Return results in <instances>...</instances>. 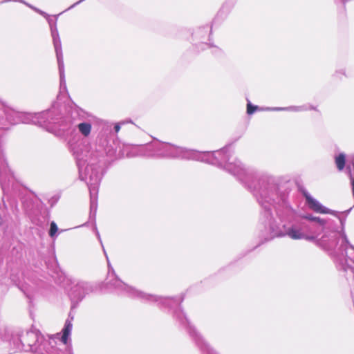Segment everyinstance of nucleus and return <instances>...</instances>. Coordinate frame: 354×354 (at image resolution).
Wrapping results in <instances>:
<instances>
[{"mask_svg":"<svg viewBox=\"0 0 354 354\" xmlns=\"http://www.w3.org/2000/svg\"><path fill=\"white\" fill-rule=\"evenodd\" d=\"M196 151L197 152V151ZM226 151L227 149H225L213 152L198 151V153L201 154V156H199L200 158L194 160L213 165H223V164H224V167L226 170L234 176H241L243 174L244 171L241 162L240 161L230 162V158H228L225 154Z\"/></svg>","mask_w":354,"mask_h":354,"instance_id":"1","label":"nucleus"},{"mask_svg":"<svg viewBox=\"0 0 354 354\" xmlns=\"http://www.w3.org/2000/svg\"><path fill=\"white\" fill-rule=\"evenodd\" d=\"M154 148L156 156L166 158L192 160L200 158L199 156H201L194 150L179 147L170 143H159Z\"/></svg>","mask_w":354,"mask_h":354,"instance_id":"2","label":"nucleus"},{"mask_svg":"<svg viewBox=\"0 0 354 354\" xmlns=\"http://www.w3.org/2000/svg\"><path fill=\"white\" fill-rule=\"evenodd\" d=\"M77 158L80 177L82 180H85L88 186L91 195V205L93 207L95 205L98 185L101 178L98 171L95 170L92 166L87 165L84 167V162H82L79 158Z\"/></svg>","mask_w":354,"mask_h":354,"instance_id":"3","label":"nucleus"},{"mask_svg":"<svg viewBox=\"0 0 354 354\" xmlns=\"http://www.w3.org/2000/svg\"><path fill=\"white\" fill-rule=\"evenodd\" d=\"M341 224L342 229L340 232L334 231L328 232L324 231V234L321 238H319L317 235H314L316 240H313V243L326 250L334 248L338 243L337 239L341 240L342 245H348L349 242L344 230V223L342 221H341Z\"/></svg>","mask_w":354,"mask_h":354,"instance_id":"4","label":"nucleus"},{"mask_svg":"<svg viewBox=\"0 0 354 354\" xmlns=\"http://www.w3.org/2000/svg\"><path fill=\"white\" fill-rule=\"evenodd\" d=\"M270 228L274 236H287L293 240L305 239L310 242H313V240H316V239L314 237V235L306 234L304 232L303 227L301 225H283V228L280 229L279 227L272 225Z\"/></svg>","mask_w":354,"mask_h":354,"instance_id":"5","label":"nucleus"},{"mask_svg":"<svg viewBox=\"0 0 354 354\" xmlns=\"http://www.w3.org/2000/svg\"><path fill=\"white\" fill-rule=\"evenodd\" d=\"M42 339L43 336L40 335L37 332L28 331L21 336V342L27 351L29 350L38 353H44L45 346L49 345V343L43 342L41 344H39L40 340Z\"/></svg>","mask_w":354,"mask_h":354,"instance_id":"6","label":"nucleus"},{"mask_svg":"<svg viewBox=\"0 0 354 354\" xmlns=\"http://www.w3.org/2000/svg\"><path fill=\"white\" fill-rule=\"evenodd\" d=\"M115 288L118 289L121 291H124L127 293H128L131 297H136L140 299H146V300H151V301H160V302L165 301L166 299L163 298H159L157 296L152 295H148L146 293H144L142 292H140L139 290H137L134 289L133 288L129 286L126 283H123L119 279H115L114 283L113 284Z\"/></svg>","mask_w":354,"mask_h":354,"instance_id":"7","label":"nucleus"},{"mask_svg":"<svg viewBox=\"0 0 354 354\" xmlns=\"http://www.w3.org/2000/svg\"><path fill=\"white\" fill-rule=\"evenodd\" d=\"M52 35H53V39L55 50L57 57V62H58L59 70V73H60V84H61V86H63V85L65 86L66 83H65V80H64V62H63L60 39L59 38L58 33L57 32H53Z\"/></svg>","mask_w":354,"mask_h":354,"instance_id":"8","label":"nucleus"},{"mask_svg":"<svg viewBox=\"0 0 354 354\" xmlns=\"http://www.w3.org/2000/svg\"><path fill=\"white\" fill-rule=\"evenodd\" d=\"M306 203L312 210L317 213L335 214V212L323 206L318 201L312 197L308 193L304 192Z\"/></svg>","mask_w":354,"mask_h":354,"instance_id":"9","label":"nucleus"},{"mask_svg":"<svg viewBox=\"0 0 354 354\" xmlns=\"http://www.w3.org/2000/svg\"><path fill=\"white\" fill-rule=\"evenodd\" d=\"M50 120V112L43 111L41 113L28 114L25 120L24 123L32 122L41 127H44L46 123Z\"/></svg>","mask_w":354,"mask_h":354,"instance_id":"10","label":"nucleus"},{"mask_svg":"<svg viewBox=\"0 0 354 354\" xmlns=\"http://www.w3.org/2000/svg\"><path fill=\"white\" fill-rule=\"evenodd\" d=\"M43 342H47L48 343H49V345H46L45 346L44 353L39 354H63L60 348L54 346V344L55 343L54 339L46 340L43 337V339L40 340L39 344H41Z\"/></svg>","mask_w":354,"mask_h":354,"instance_id":"11","label":"nucleus"},{"mask_svg":"<svg viewBox=\"0 0 354 354\" xmlns=\"http://www.w3.org/2000/svg\"><path fill=\"white\" fill-rule=\"evenodd\" d=\"M90 291L88 285L86 283L82 282L78 283L73 290V292H77V295L83 297L84 295Z\"/></svg>","mask_w":354,"mask_h":354,"instance_id":"12","label":"nucleus"},{"mask_svg":"<svg viewBox=\"0 0 354 354\" xmlns=\"http://www.w3.org/2000/svg\"><path fill=\"white\" fill-rule=\"evenodd\" d=\"M72 327H73V325H72V323L71 322V321L67 320L66 322L64 328L63 329V335H62V339H61L62 343L64 345H66L68 340L70 337L71 330H72Z\"/></svg>","mask_w":354,"mask_h":354,"instance_id":"13","label":"nucleus"},{"mask_svg":"<svg viewBox=\"0 0 354 354\" xmlns=\"http://www.w3.org/2000/svg\"><path fill=\"white\" fill-rule=\"evenodd\" d=\"M346 158V156L344 153H339L335 156V163L339 171H342L344 169Z\"/></svg>","mask_w":354,"mask_h":354,"instance_id":"14","label":"nucleus"},{"mask_svg":"<svg viewBox=\"0 0 354 354\" xmlns=\"http://www.w3.org/2000/svg\"><path fill=\"white\" fill-rule=\"evenodd\" d=\"M77 128L80 133L84 137L88 136L91 131V124L88 122H81L77 124Z\"/></svg>","mask_w":354,"mask_h":354,"instance_id":"15","label":"nucleus"},{"mask_svg":"<svg viewBox=\"0 0 354 354\" xmlns=\"http://www.w3.org/2000/svg\"><path fill=\"white\" fill-rule=\"evenodd\" d=\"M348 245L353 250V253H351L349 255L347 254V259L346 261L348 267L354 270V246L351 245L350 243Z\"/></svg>","mask_w":354,"mask_h":354,"instance_id":"16","label":"nucleus"},{"mask_svg":"<svg viewBox=\"0 0 354 354\" xmlns=\"http://www.w3.org/2000/svg\"><path fill=\"white\" fill-rule=\"evenodd\" d=\"M305 218L309 220V221H316L320 225L322 226H324L326 223V220L324 219H322L319 217H315V216H313L312 215H307V216H304Z\"/></svg>","mask_w":354,"mask_h":354,"instance_id":"17","label":"nucleus"},{"mask_svg":"<svg viewBox=\"0 0 354 354\" xmlns=\"http://www.w3.org/2000/svg\"><path fill=\"white\" fill-rule=\"evenodd\" d=\"M57 230H58V227H57L56 223L53 221L50 223V231H49V235L51 237H53L55 235V234L57 232Z\"/></svg>","mask_w":354,"mask_h":354,"instance_id":"18","label":"nucleus"},{"mask_svg":"<svg viewBox=\"0 0 354 354\" xmlns=\"http://www.w3.org/2000/svg\"><path fill=\"white\" fill-rule=\"evenodd\" d=\"M273 110H276V111L290 110V111H299L303 109H301V107L292 106V107H288V108H274V109H273Z\"/></svg>","mask_w":354,"mask_h":354,"instance_id":"19","label":"nucleus"},{"mask_svg":"<svg viewBox=\"0 0 354 354\" xmlns=\"http://www.w3.org/2000/svg\"><path fill=\"white\" fill-rule=\"evenodd\" d=\"M257 109V106H252L250 102L247 105V113L248 114H252L256 109Z\"/></svg>","mask_w":354,"mask_h":354,"instance_id":"20","label":"nucleus"},{"mask_svg":"<svg viewBox=\"0 0 354 354\" xmlns=\"http://www.w3.org/2000/svg\"><path fill=\"white\" fill-rule=\"evenodd\" d=\"M6 176V171L4 169L0 168V183H2L5 180L4 176Z\"/></svg>","mask_w":354,"mask_h":354,"instance_id":"21","label":"nucleus"},{"mask_svg":"<svg viewBox=\"0 0 354 354\" xmlns=\"http://www.w3.org/2000/svg\"><path fill=\"white\" fill-rule=\"evenodd\" d=\"M204 349L206 351L207 354H214V351L209 348V345L204 344Z\"/></svg>","mask_w":354,"mask_h":354,"instance_id":"22","label":"nucleus"},{"mask_svg":"<svg viewBox=\"0 0 354 354\" xmlns=\"http://www.w3.org/2000/svg\"><path fill=\"white\" fill-rule=\"evenodd\" d=\"M114 129L116 133L119 132V131L120 130V124H116L114 126Z\"/></svg>","mask_w":354,"mask_h":354,"instance_id":"23","label":"nucleus"},{"mask_svg":"<svg viewBox=\"0 0 354 354\" xmlns=\"http://www.w3.org/2000/svg\"><path fill=\"white\" fill-rule=\"evenodd\" d=\"M67 352L68 354H73L71 346L67 348Z\"/></svg>","mask_w":354,"mask_h":354,"instance_id":"24","label":"nucleus"}]
</instances>
